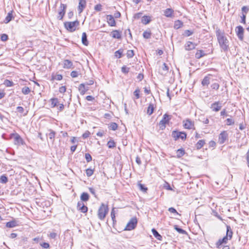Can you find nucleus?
<instances>
[{
  "instance_id": "obj_1",
  "label": "nucleus",
  "mask_w": 249,
  "mask_h": 249,
  "mask_svg": "<svg viewBox=\"0 0 249 249\" xmlns=\"http://www.w3.org/2000/svg\"><path fill=\"white\" fill-rule=\"evenodd\" d=\"M215 34L221 49L226 52L229 49V41L224 31L218 28L215 29Z\"/></svg>"
},
{
  "instance_id": "obj_2",
  "label": "nucleus",
  "mask_w": 249,
  "mask_h": 249,
  "mask_svg": "<svg viewBox=\"0 0 249 249\" xmlns=\"http://www.w3.org/2000/svg\"><path fill=\"white\" fill-rule=\"evenodd\" d=\"M79 25V22L75 20L72 22H65L64 26L65 28L71 32H74L76 30V27Z\"/></svg>"
},
{
  "instance_id": "obj_3",
  "label": "nucleus",
  "mask_w": 249,
  "mask_h": 249,
  "mask_svg": "<svg viewBox=\"0 0 249 249\" xmlns=\"http://www.w3.org/2000/svg\"><path fill=\"white\" fill-rule=\"evenodd\" d=\"M108 212V208L104 204H102L98 211V216L100 220H103Z\"/></svg>"
},
{
  "instance_id": "obj_4",
  "label": "nucleus",
  "mask_w": 249,
  "mask_h": 249,
  "mask_svg": "<svg viewBox=\"0 0 249 249\" xmlns=\"http://www.w3.org/2000/svg\"><path fill=\"white\" fill-rule=\"evenodd\" d=\"M171 117L167 114L163 115L162 119L159 123L160 128L161 130H163L166 127V124H168L169 121L171 120Z\"/></svg>"
},
{
  "instance_id": "obj_5",
  "label": "nucleus",
  "mask_w": 249,
  "mask_h": 249,
  "mask_svg": "<svg viewBox=\"0 0 249 249\" xmlns=\"http://www.w3.org/2000/svg\"><path fill=\"white\" fill-rule=\"evenodd\" d=\"M10 138L14 139V142L16 145H23L24 143L22 138L17 133L11 134Z\"/></svg>"
},
{
  "instance_id": "obj_6",
  "label": "nucleus",
  "mask_w": 249,
  "mask_h": 249,
  "mask_svg": "<svg viewBox=\"0 0 249 249\" xmlns=\"http://www.w3.org/2000/svg\"><path fill=\"white\" fill-rule=\"evenodd\" d=\"M137 219L136 217H132L127 224L124 230L131 231L134 229L137 224Z\"/></svg>"
},
{
  "instance_id": "obj_7",
  "label": "nucleus",
  "mask_w": 249,
  "mask_h": 249,
  "mask_svg": "<svg viewBox=\"0 0 249 249\" xmlns=\"http://www.w3.org/2000/svg\"><path fill=\"white\" fill-rule=\"evenodd\" d=\"M172 136L176 141L179 138L182 140H184L186 138L187 134L184 132H178L174 130L172 132Z\"/></svg>"
},
{
  "instance_id": "obj_8",
  "label": "nucleus",
  "mask_w": 249,
  "mask_h": 249,
  "mask_svg": "<svg viewBox=\"0 0 249 249\" xmlns=\"http://www.w3.org/2000/svg\"><path fill=\"white\" fill-rule=\"evenodd\" d=\"M67 8V5L63 3H61L59 7V11L58 12L57 18L59 20H62L64 16L66 13V10Z\"/></svg>"
},
{
  "instance_id": "obj_9",
  "label": "nucleus",
  "mask_w": 249,
  "mask_h": 249,
  "mask_svg": "<svg viewBox=\"0 0 249 249\" xmlns=\"http://www.w3.org/2000/svg\"><path fill=\"white\" fill-rule=\"evenodd\" d=\"M183 126L185 129H195L194 121H191L189 119H187L183 121Z\"/></svg>"
},
{
  "instance_id": "obj_10",
  "label": "nucleus",
  "mask_w": 249,
  "mask_h": 249,
  "mask_svg": "<svg viewBox=\"0 0 249 249\" xmlns=\"http://www.w3.org/2000/svg\"><path fill=\"white\" fill-rule=\"evenodd\" d=\"M228 138V134L227 132L226 131H222L219 135L218 142L221 144H223Z\"/></svg>"
},
{
  "instance_id": "obj_11",
  "label": "nucleus",
  "mask_w": 249,
  "mask_h": 249,
  "mask_svg": "<svg viewBox=\"0 0 249 249\" xmlns=\"http://www.w3.org/2000/svg\"><path fill=\"white\" fill-rule=\"evenodd\" d=\"M244 29L241 26H238L236 27V35L240 40H243L244 38Z\"/></svg>"
},
{
  "instance_id": "obj_12",
  "label": "nucleus",
  "mask_w": 249,
  "mask_h": 249,
  "mask_svg": "<svg viewBox=\"0 0 249 249\" xmlns=\"http://www.w3.org/2000/svg\"><path fill=\"white\" fill-rule=\"evenodd\" d=\"M196 46V44L188 41L184 45V49L186 51H189L195 49Z\"/></svg>"
},
{
  "instance_id": "obj_13",
  "label": "nucleus",
  "mask_w": 249,
  "mask_h": 249,
  "mask_svg": "<svg viewBox=\"0 0 249 249\" xmlns=\"http://www.w3.org/2000/svg\"><path fill=\"white\" fill-rule=\"evenodd\" d=\"M222 107L221 104L219 102H215L211 105V108L213 111L217 112L219 111Z\"/></svg>"
},
{
  "instance_id": "obj_14",
  "label": "nucleus",
  "mask_w": 249,
  "mask_h": 249,
  "mask_svg": "<svg viewBox=\"0 0 249 249\" xmlns=\"http://www.w3.org/2000/svg\"><path fill=\"white\" fill-rule=\"evenodd\" d=\"M77 209L83 213H85L88 211V208L86 206L82 201H79L77 203Z\"/></svg>"
},
{
  "instance_id": "obj_15",
  "label": "nucleus",
  "mask_w": 249,
  "mask_h": 249,
  "mask_svg": "<svg viewBox=\"0 0 249 249\" xmlns=\"http://www.w3.org/2000/svg\"><path fill=\"white\" fill-rule=\"evenodd\" d=\"M107 23L110 26L113 27L116 26V21L112 15H107Z\"/></svg>"
},
{
  "instance_id": "obj_16",
  "label": "nucleus",
  "mask_w": 249,
  "mask_h": 249,
  "mask_svg": "<svg viewBox=\"0 0 249 249\" xmlns=\"http://www.w3.org/2000/svg\"><path fill=\"white\" fill-rule=\"evenodd\" d=\"M86 6V1L85 0H79L78 8V13H81Z\"/></svg>"
},
{
  "instance_id": "obj_17",
  "label": "nucleus",
  "mask_w": 249,
  "mask_h": 249,
  "mask_svg": "<svg viewBox=\"0 0 249 249\" xmlns=\"http://www.w3.org/2000/svg\"><path fill=\"white\" fill-rule=\"evenodd\" d=\"M174 10L172 8H167L164 11V15L167 18L174 17Z\"/></svg>"
},
{
  "instance_id": "obj_18",
  "label": "nucleus",
  "mask_w": 249,
  "mask_h": 249,
  "mask_svg": "<svg viewBox=\"0 0 249 249\" xmlns=\"http://www.w3.org/2000/svg\"><path fill=\"white\" fill-rule=\"evenodd\" d=\"M228 238L226 237V236H224L222 239H220L218 240V241L216 243V246L217 248H220V246L223 244H226L227 243Z\"/></svg>"
},
{
  "instance_id": "obj_19",
  "label": "nucleus",
  "mask_w": 249,
  "mask_h": 249,
  "mask_svg": "<svg viewBox=\"0 0 249 249\" xmlns=\"http://www.w3.org/2000/svg\"><path fill=\"white\" fill-rule=\"evenodd\" d=\"M88 89V87H86L85 84H81L79 86V90L81 95H84Z\"/></svg>"
},
{
  "instance_id": "obj_20",
  "label": "nucleus",
  "mask_w": 249,
  "mask_h": 249,
  "mask_svg": "<svg viewBox=\"0 0 249 249\" xmlns=\"http://www.w3.org/2000/svg\"><path fill=\"white\" fill-rule=\"evenodd\" d=\"M169 68L166 63H163L161 67V74L163 75H166L168 72Z\"/></svg>"
},
{
  "instance_id": "obj_21",
  "label": "nucleus",
  "mask_w": 249,
  "mask_h": 249,
  "mask_svg": "<svg viewBox=\"0 0 249 249\" xmlns=\"http://www.w3.org/2000/svg\"><path fill=\"white\" fill-rule=\"evenodd\" d=\"M49 131L50 132L48 134H47V135L49 137L51 142L53 143L54 141L55 132L52 129H50Z\"/></svg>"
},
{
  "instance_id": "obj_22",
  "label": "nucleus",
  "mask_w": 249,
  "mask_h": 249,
  "mask_svg": "<svg viewBox=\"0 0 249 249\" xmlns=\"http://www.w3.org/2000/svg\"><path fill=\"white\" fill-rule=\"evenodd\" d=\"M226 228L227 232L226 235L225 236L227 237L229 240H230L232 238L233 232L231 227L229 225H227Z\"/></svg>"
},
{
  "instance_id": "obj_23",
  "label": "nucleus",
  "mask_w": 249,
  "mask_h": 249,
  "mask_svg": "<svg viewBox=\"0 0 249 249\" xmlns=\"http://www.w3.org/2000/svg\"><path fill=\"white\" fill-rule=\"evenodd\" d=\"M72 66V63L71 61L68 59H66L63 62V68L64 69H70Z\"/></svg>"
},
{
  "instance_id": "obj_24",
  "label": "nucleus",
  "mask_w": 249,
  "mask_h": 249,
  "mask_svg": "<svg viewBox=\"0 0 249 249\" xmlns=\"http://www.w3.org/2000/svg\"><path fill=\"white\" fill-rule=\"evenodd\" d=\"M112 37L114 38L120 39L121 33L118 30H114L111 32Z\"/></svg>"
},
{
  "instance_id": "obj_25",
  "label": "nucleus",
  "mask_w": 249,
  "mask_h": 249,
  "mask_svg": "<svg viewBox=\"0 0 249 249\" xmlns=\"http://www.w3.org/2000/svg\"><path fill=\"white\" fill-rule=\"evenodd\" d=\"M82 42L85 46H88L89 45V41L87 39V36L85 32L82 33Z\"/></svg>"
},
{
  "instance_id": "obj_26",
  "label": "nucleus",
  "mask_w": 249,
  "mask_h": 249,
  "mask_svg": "<svg viewBox=\"0 0 249 249\" xmlns=\"http://www.w3.org/2000/svg\"><path fill=\"white\" fill-rule=\"evenodd\" d=\"M183 25V23L179 20H177L175 21L174 28L175 29H178L182 27Z\"/></svg>"
},
{
  "instance_id": "obj_27",
  "label": "nucleus",
  "mask_w": 249,
  "mask_h": 249,
  "mask_svg": "<svg viewBox=\"0 0 249 249\" xmlns=\"http://www.w3.org/2000/svg\"><path fill=\"white\" fill-rule=\"evenodd\" d=\"M206 54L204 51L202 50H197L195 54V57L196 59H200L202 57L205 56Z\"/></svg>"
},
{
  "instance_id": "obj_28",
  "label": "nucleus",
  "mask_w": 249,
  "mask_h": 249,
  "mask_svg": "<svg viewBox=\"0 0 249 249\" xmlns=\"http://www.w3.org/2000/svg\"><path fill=\"white\" fill-rule=\"evenodd\" d=\"M12 13H13V11H11L10 12H9L8 13V14H7V16L6 17L5 20H4V22L5 23H9L13 18V16Z\"/></svg>"
},
{
  "instance_id": "obj_29",
  "label": "nucleus",
  "mask_w": 249,
  "mask_h": 249,
  "mask_svg": "<svg viewBox=\"0 0 249 249\" xmlns=\"http://www.w3.org/2000/svg\"><path fill=\"white\" fill-rule=\"evenodd\" d=\"M154 108V105L152 103H150L147 109V114L151 115L153 113Z\"/></svg>"
},
{
  "instance_id": "obj_30",
  "label": "nucleus",
  "mask_w": 249,
  "mask_h": 249,
  "mask_svg": "<svg viewBox=\"0 0 249 249\" xmlns=\"http://www.w3.org/2000/svg\"><path fill=\"white\" fill-rule=\"evenodd\" d=\"M152 232L153 234V235L159 240H162V236L161 235L159 234V233L155 229H153L152 230Z\"/></svg>"
},
{
  "instance_id": "obj_31",
  "label": "nucleus",
  "mask_w": 249,
  "mask_h": 249,
  "mask_svg": "<svg viewBox=\"0 0 249 249\" xmlns=\"http://www.w3.org/2000/svg\"><path fill=\"white\" fill-rule=\"evenodd\" d=\"M18 226L17 222L15 220L8 222L6 224V226L8 228H14Z\"/></svg>"
},
{
  "instance_id": "obj_32",
  "label": "nucleus",
  "mask_w": 249,
  "mask_h": 249,
  "mask_svg": "<svg viewBox=\"0 0 249 249\" xmlns=\"http://www.w3.org/2000/svg\"><path fill=\"white\" fill-rule=\"evenodd\" d=\"M151 21V18L149 16H144L142 17V22L146 25L149 23Z\"/></svg>"
},
{
  "instance_id": "obj_33",
  "label": "nucleus",
  "mask_w": 249,
  "mask_h": 249,
  "mask_svg": "<svg viewBox=\"0 0 249 249\" xmlns=\"http://www.w3.org/2000/svg\"><path fill=\"white\" fill-rule=\"evenodd\" d=\"M210 82V77L209 76H205L201 82V84L203 86H208Z\"/></svg>"
},
{
  "instance_id": "obj_34",
  "label": "nucleus",
  "mask_w": 249,
  "mask_h": 249,
  "mask_svg": "<svg viewBox=\"0 0 249 249\" xmlns=\"http://www.w3.org/2000/svg\"><path fill=\"white\" fill-rule=\"evenodd\" d=\"M81 200L84 201H87L89 199V195L87 193H83L80 196Z\"/></svg>"
},
{
  "instance_id": "obj_35",
  "label": "nucleus",
  "mask_w": 249,
  "mask_h": 249,
  "mask_svg": "<svg viewBox=\"0 0 249 249\" xmlns=\"http://www.w3.org/2000/svg\"><path fill=\"white\" fill-rule=\"evenodd\" d=\"M185 154V151L183 149L180 148L177 151V157L180 158Z\"/></svg>"
},
{
  "instance_id": "obj_36",
  "label": "nucleus",
  "mask_w": 249,
  "mask_h": 249,
  "mask_svg": "<svg viewBox=\"0 0 249 249\" xmlns=\"http://www.w3.org/2000/svg\"><path fill=\"white\" fill-rule=\"evenodd\" d=\"M205 143V141L203 140H199L196 144V147L197 149L202 148Z\"/></svg>"
},
{
  "instance_id": "obj_37",
  "label": "nucleus",
  "mask_w": 249,
  "mask_h": 249,
  "mask_svg": "<svg viewBox=\"0 0 249 249\" xmlns=\"http://www.w3.org/2000/svg\"><path fill=\"white\" fill-rule=\"evenodd\" d=\"M118 124L116 123H111L109 125V128L111 130H116L118 128Z\"/></svg>"
},
{
  "instance_id": "obj_38",
  "label": "nucleus",
  "mask_w": 249,
  "mask_h": 249,
  "mask_svg": "<svg viewBox=\"0 0 249 249\" xmlns=\"http://www.w3.org/2000/svg\"><path fill=\"white\" fill-rule=\"evenodd\" d=\"M107 145L109 148H113L116 146V144L113 140H110L108 142Z\"/></svg>"
},
{
  "instance_id": "obj_39",
  "label": "nucleus",
  "mask_w": 249,
  "mask_h": 249,
  "mask_svg": "<svg viewBox=\"0 0 249 249\" xmlns=\"http://www.w3.org/2000/svg\"><path fill=\"white\" fill-rule=\"evenodd\" d=\"M3 84L7 87H12L14 85L13 82L8 79H6L4 80Z\"/></svg>"
},
{
  "instance_id": "obj_40",
  "label": "nucleus",
  "mask_w": 249,
  "mask_h": 249,
  "mask_svg": "<svg viewBox=\"0 0 249 249\" xmlns=\"http://www.w3.org/2000/svg\"><path fill=\"white\" fill-rule=\"evenodd\" d=\"M22 92L24 95L28 94L30 92L31 90L28 87H24L22 89Z\"/></svg>"
},
{
  "instance_id": "obj_41",
  "label": "nucleus",
  "mask_w": 249,
  "mask_h": 249,
  "mask_svg": "<svg viewBox=\"0 0 249 249\" xmlns=\"http://www.w3.org/2000/svg\"><path fill=\"white\" fill-rule=\"evenodd\" d=\"M7 181H8V178L5 175H3L0 176V182L1 183H6L7 182Z\"/></svg>"
},
{
  "instance_id": "obj_42",
  "label": "nucleus",
  "mask_w": 249,
  "mask_h": 249,
  "mask_svg": "<svg viewBox=\"0 0 249 249\" xmlns=\"http://www.w3.org/2000/svg\"><path fill=\"white\" fill-rule=\"evenodd\" d=\"M123 53V50L119 49V50H118L115 52V56L117 58H120L122 57Z\"/></svg>"
},
{
  "instance_id": "obj_43",
  "label": "nucleus",
  "mask_w": 249,
  "mask_h": 249,
  "mask_svg": "<svg viewBox=\"0 0 249 249\" xmlns=\"http://www.w3.org/2000/svg\"><path fill=\"white\" fill-rule=\"evenodd\" d=\"M143 37L146 39H149L151 37V33L150 31H145L143 33Z\"/></svg>"
},
{
  "instance_id": "obj_44",
  "label": "nucleus",
  "mask_w": 249,
  "mask_h": 249,
  "mask_svg": "<svg viewBox=\"0 0 249 249\" xmlns=\"http://www.w3.org/2000/svg\"><path fill=\"white\" fill-rule=\"evenodd\" d=\"M58 103V99L57 98L51 99V104L52 107H55L57 106Z\"/></svg>"
},
{
  "instance_id": "obj_45",
  "label": "nucleus",
  "mask_w": 249,
  "mask_h": 249,
  "mask_svg": "<svg viewBox=\"0 0 249 249\" xmlns=\"http://www.w3.org/2000/svg\"><path fill=\"white\" fill-rule=\"evenodd\" d=\"M139 187V189L142 192H146V191L147 190V188L145 187L144 185L143 184H142L140 183H139L138 184Z\"/></svg>"
},
{
  "instance_id": "obj_46",
  "label": "nucleus",
  "mask_w": 249,
  "mask_h": 249,
  "mask_svg": "<svg viewBox=\"0 0 249 249\" xmlns=\"http://www.w3.org/2000/svg\"><path fill=\"white\" fill-rule=\"evenodd\" d=\"M174 227H175V229H176V230L177 231H178L179 233H181V234L186 233V231L184 230H183V229H182L180 228H178L177 225H175Z\"/></svg>"
},
{
  "instance_id": "obj_47",
  "label": "nucleus",
  "mask_w": 249,
  "mask_h": 249,
  "mask_svg": "<svg viewBox=\"0 0 249 249\" xmlns=\"http://www.w3.org/2000/svg\"><path fill=\"white\" fill-rule=\"evenodd\" d=\"M86 175L88 177L91 176L93 174V170L88 168L86 171Z\"/></svg>"
},
{
  "instance_id": "obj_48",
  "label": "nucleus",
  "mask_w": 249,
  "mask_h": 249,
  "mask_svg": "<svg viewBox=\"0 0 249 249\" xmlns=\"http://www.w3.org/2000/svg\"><path fill=\"white\" fill-rule=\"evenodd\" d=\"M193 31L189 30H186L184 31V33L183 34L184 36H189L193 34Z\"/></svg>"
},
{
  "instance_id": "obj_49",
  "label": "nucleus",
  "mask_w": 249,
  "mask_h": 249,
  "mask_svg": "<svg viewBox=\"0 0 249 249\" xmlns=\"http://www.w3.org/2000/svg\"><path fill=\"white\" fill-rule=\"evenodd\" d=\"M129 68L125 66H124L122 67L121 71L124 73H127L129 71Z\"/></svg>"
},
{
  "instance_id": "obj_50",
  "label": "nucleus",
  "mask_w": 249,
  "mask_h": 249,
  "mask_svg": "<svg viewBox=\"0 0 249 249\" xmlns=\"http://www.w3.org/2000/svg\"><path fill=\"white\" fill-rule=\"evenodd\" d=\"M134 53L133 50H128L126 53V55L128 58H132L133 57Z\"/></svg>"
},
{
  "instance_id": "obj_51",
  "label": "nucleus",
  "mask_w": 249,
  "mask_h": 249,
  "mask_svg": "<svg viewBox=\"0 0 249 249\" xmlns=\"http://www.w3.org/2000/svg\"><path fill=\"white\" fill-rule=\"evenodd\" d=\"M111 219L113 222V223H114L115 221V208H113L112 209L111 212Z\"/></svg>"
},
{
  "instance_id": "obj_52",
  "label": "nucleus",
  "mask_w": 249,
  "mask_h": 249,
  "mask_svg": "<svg viewBox=\"0 0 249 249\" xmlns=\"http://www.w3.org/2000/svg\"><path fill=\"white\" fill-rule=\"evenodd\" d=\"M249 11V7L246 6H244L243 7H242V14L244 13V14H245V15H246L247 13Z\"/></svg>"
},
{
  "instance_id": "obj_53",
  "label": "nucleus",
  "mask_w": 249,
  "mask_h": 249,
  "mask_svg": "<svg viewBox=\"0 0 249 249\" xmlns=\"http://www.w3.org/2000/svg\"><path fill=\"white\" fill-rule=\"evenodd\" d=\"M102 9V5L101 4H96L94 6V10L96 11H101Z\"/></svg>"
},
{
  "instance_id": "obj_54",
  "label": "nucleus",
  "mask_w": 249,
  "mask_h": 249,
  "mask_svg": "<svg viewBox=\"0 0 249 249\" xmlns=\"http://www.w3.org/2000/svg\"><path fill=\"white\" fill-rule=\"evenodd\" d=\"M140 91L139 89H136L134 91L133 93H134V95L136 97V99H138L140 98Z\"/></svg>"
},
{
  "instance_id": "obj_55",
  "label": "nucleus",
  "mask_w": 249,
  "mask_h": 249,
  "mask_svg": "<svg viewBox=\"0 0 249 249\" xmlns=\"http://www.w3.org/2000/svg\"><path fill=\"white\" fill-rule=\"evenodd\" d=\"M85 159L88 162H89L92 160V157L89 153H86L85 154Z\"/></svg>"
},
{
  "instance_id": "obj_56",
  "label": "nucleus",
  "mask_w": 249,
  "mask_h": 249,
  "mask_svg": "<svg viewBox=\"0 0 249 249\" xmlns=\"http://www.w3.org/2000/svg\"><path fill=\"white\" fill-rule=\"evenodd\" d=\"M227 124L228 125H232L234 124V121L231 118H228L226 120Z\"/></svg>"
},
{
  "instance_id": "obj_57",
  "label": "nucleus",
  "mask_w": 249,
  "mask_h": 249,
  "mask_svg": "<svg viewBox=\"0 0 249 249\" xmlns=\"http://www.w3.org/2000/svg\"><path fill=\"white\" fill-rule=\"evenodd\" d=\"M8 38V36L6 34H3L1 35L0 39L1 41H5Z\"/></svg>"
},
{
  "instance_id": "obj_58",
  "label": "nucleus",
  "mask_w": 249,
  "mask_h": 249,
  "mask_svg": "<svg viewBox=\"0 0 249 249\" xmlns=\"http://www.w3.org/2000/svg\"><path fill=\"white\" fill-rule=\"evenodd\" d=\"M168 211L170 212V213H176L177 214H178L179 215H180V214H179L178 212L177 211V210L173 207H170L168 209Z\"/></svg>"
},
{
  "instance_id": "obj_59",
  "label": "nucleus",
  "mask_w": 249,
  "mask_h": 249,
  "mask_svg": "<svg viewBox=\"0 0 249 249\" xmlns=\"http://www.w3.org/2000/svg\"><path fill=\"white\" fill-rule=\"evenodd\" d=\"M78 75V72L77 71H72L71 73V76L72 78H75L77 77Z\"/></svg>"
},
{
  "instance_id": "obj_60",
  "label": "nucleus",
  "mask_w": 249,
  "mask_h": 249,
  "mask_svg": "<svg viewBox=\"0 0 249 249\" xmlns=\"http://www.w3.org/2000/svg\"><path fill=\"white\" fill-rule=\"evenodd\" d=\"M246 15L244 14V13L242 14V16H241V21H240L241 23L243 24H246Z\"/></svg>"
},
{
  "instance_id": "obj_61",
  "label": "nucleus",
  "mask_w": 249,
  "mask_h": 249,
  "mask_svg": "<svg viewBox=\"0 0 249 249\" xmlns=\"http://www.w3.org/2000/svg\"><path fill=\"white\" fill-rule=\"evenodd\" d=\"M62 75L61 74H57L53 77V79L57 80H61L62 79Z\"/></svg>"
},
{
  "instance_id": "obj_62",
  "label": "nucleus",
  "mask_w": 249,
  "mask_h": 249,
  "mask_svg": "<svg viewBox=\"0 0 249 249\" xmlns=\"http://www.w3.org/2000/svg\"><path fill=\"white\" fill-rule=\"evenodd\" d=\"M211 87L213 89H215L217 90L219 89V85L218 83H214L212 85Z\"/></svg>"
},
{
  "instance_id": "obj_63",
  "label": "nucleus",
  "mask_w": 249,
  "mask_h": 249,
  "mask_svg": "<svg viewBox=\"0 0 249 249\" xmlns=\"http://www.w3.org/2000/svg\"><path fill=\"white\" fill-rule=\"evenodd\" d=\"M41 246H42L43 248L48 249L50 247V245L49 243L44 242L42 244H40Z\"/></svg>"
},
{
  "instance_id": "obj_64",
  "label": "nucleus",
  "mask_w": 249,
  "mask_h": 249,
  "mask_svg": "<svg viewBox=\"0 0 249 249\" xmlns=\"http://www.w3.org/2000/svg\"><path fill=\"white\" fill-rule=\"evenodd\" d=\"M17 110L20 113H22L24 112V108L22 107H17Z\"/></svg>"
}]
</instances>
